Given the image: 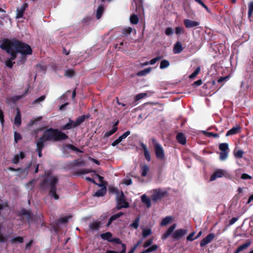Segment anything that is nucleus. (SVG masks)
Returning <instances> with one entry per match:
<instances>
[{
	"label": "nucleus",
	"instance_id": "obj_28",
	"mask_svg": "<svg viewBox=\"0 0 253 253\" xmlns=\"http://www.w3.org/2000/svg\"><path fill=\"white\" fill-rule=\"evenodd\" d=\"M106 192V187L98 189L94 194V196L96 197L103 196Z\"/></svg>",
	"mask_w": 253,
	"mask_h": 253
},
{
	"label": "nucleus",
	"instance_id": "obj_45",
	"mask_svg": "<svg viewBox=\"0 0 253 253\" xmlns=\"http://www.w3.org/2000/svg\"><path fill=\"white\" fill-rule=\"evenodd\" d=\"M165 34L168 36H170L173 34V30L172 28L171 27H167L166 28L165 31Z\"/></svg>",
	"mask_w": 253,
	"mask_h": 253
},
{
	"label": "nucleus",
	"instance_id": "obj_60",
	"mask_svg": "<svg viewBox=\"0 0 253 253\" xmlns=\"http://www.w3.org/2000/svg\"><path fill=\"white\" fill-rule=\"evenodd\" d=\"M239 219V217H233L229 222L228 226H230L234 224Z\"/></svg>",
	"mask_w": 253,
	"mask_h": 253
},
{
	"label": "nucleus",
	"instance_id": "obj_21",
	"mask_svg": "<svg viewBox=\"0 0 253 253\" xmlns=\"http://www.w3.org/2000/svg\"><path fill=\"white\" fill-rule=\"evenodd\" d=\"M74 127V121L72 120L70 118L69 119V122L67 123L64 126H62L60 128L61 130H65L72 129L73 128H75Z\"/></svg>",
	"mask_w": 253,
	"mask_h": 253
},
{
	"label": "nucleus",
	"instance_id": "obj_49",
	"mask_svg": "<svg viewBox=\"0 0 253 253\" xmlns=\"http://www.w3.org/2000/svg\"><path fill=\"white\" fill-rule=\"evenodd\" d=\"M158 248V246L157 245H153L150 247L146 249L147 253H149L154 251H156Z\"/></svg>",
	"mask_w": 253,
	"mask_h": 253
},
{
	"label": "nucleus",
	"instance_id": "obj_12",
	"mask_svg": "<svg viewBox=\"0 0 253 253\" xmlns=\"http://www.w3.org/2000/svg\"><path fill=\"white\" fill-rule=\"evenodd\" d=\"M183 23L186 28H191L198 26L200 25V22L192 21L190 19H186L183 20Z\"/></svg>",
	"mask_w": 253,
	"mask_h": 253
},
{
	"label": "nucleus",
	"instance_id": "obj_64",
	"mask_svg": "<svg viewBox=\"0 0 253 253\" xmlns=\"http://www.w3.org/2000/svg\"><path fill=\"white\" fill-rule=\"evenodd\" d=\"M241 178L243 179H251L252 176L247 173H243L241 175Z\"/></svg>",
	"mask_w": 253,
	"mask_h": 253
},
{
	"label": "nucleus",
	"instance_id": "obj_42",
	"mask_svg": "<svg viewBox=\"0 0 253 253\" xmlns=\"http://www.w3.org/2000/svg\"><path fill=\"white\" fill-rule=\"evenodd\" d=\"M75 74V72L73 69H68L66 70L65 75L68 77H72Z\"/></svg>",
	"mask_w": 253,
	"mask_h": 253
},
{
	"label": "nucleus",
	"instance_id": "obj_30",
	"mask_svg": "<svg viewBox=\"0 0 253 253\" xmlns=\"http://www.w3.org/2000/svg\"><path fill=\"white\" fill-rule=\"evenodd\" d=\"M92 172H95V171L93 170L90 169H81V170L77 171L76 172V174L77 175H80L81 174L88 173H90Z\"/></svg>",
	"mask_w": 253,
	"mask_h": 253
},
{
	"label": "nucleus",
	"instance_id": "obj_24",
	"mask_svg": "<svg viewBox=\"0 0 253 253\" xmlns=\"http://www.w3.org/2000/svg\"><path fill=\"white\" fill-rule=\"evenodd\" d=\"M241 130V127L239 126H236L232 127L229 129L226 133V136H228L229 135H234L238 133Z\"/></svg>",
	"mask_w": 253,
	"mask_h": 253
},
{
	"label": "nucleus",
	"instance_id": "obj_41",
	"mask_svg": "<svg viewBox=\"0 0 253 253\" xmlns=\"http://www.w3.org/2000/svg\"><path fill=\"white\" fill-rule=\"evenodd\" d=\"M253 12V1L249 2L248 4V16L251 17Z\"/></svg>",
	"mask_w": 253,
	"mask_h": 253
},
{
	"label": "nucleus",
	"instance_id": "obj_38",
	"mask_svg": "<svg viewBox=\"0 0 253 253\" xmlns=\"http://www.w3.org/2000/svg\"><path fill=\"white\" fill-rule=\"evenodd\" d=\"M118 130V127H113V128L109 131H107L104 134V137H108L114 134Z\"/></svg>",
	"mask_w": 253,
	"mask_h": 253
},
{
	"label": "nucleus",
	"instance_id": "obj_62",
	"mask_svg": "<svg viewBox=\"0 0 253 253\" xmlns=\"http://www.w3.org/2000/svg\"><path fill=\"white\" fill-rule=\"evenodd\" d=\"M0 122L2 125L4 124V115L2 110L0 108Z\"/></svg>",
	"mask_w": 253,
	"mask_h": 253
},
{
	"label": "nucleus",
	"instance_id": "obj_55",
	"mask_svg": "<svg viewBox=\"0 0 253 253\" xmlns=\"http://www.w3.org/2000/svg\"><path fill=\"white\" fill-rule=\"evenodd\" d=\"M19 156L18 154L15 155L14 158L12 160V162L15 164H17L19 163Z\"/></svg>",
	"mask_w": 253,
	"mask_h": 253
},
{
	"label": "nucleus",
	"instance_id": "obj_36",
	"mask_svg": "<svg viewBox=\"0 0 253 253\" xmlns=\"http://www.w3.org/2000/svg\"><path fill=\"white\" fill-rule=\"evenodd\" d=\"M151 71V68L149 67L143 70L140 71L137 73V75L139 76H143L146 75L147 74L150 72Z\"/></svg>",
	"mask_w": 253,
	"mask_h": 253
},
{
	"label": "nucleus",
	"instance_id": "obj_50",
	"mask_svg": "<svg viewBox=\"0 0 253 253\" xmlns=\"http://www.w3.org/2000/svg\"><path fill=\"white\" fill-rule=\"evenodd\" d=\"M70 217V216L62 217L58 219V221L61 223H66L68 221L69 218Z\"/></svg>",
	"mask_w": 253,
	"mask_h": 253
},
{
	"label": "nucleus",
	"instance_id": "obj_17",
	"mask_svg": "<svg viewBox=\"0 0 253 253\" xmlns=\"http://www.w3.org/2000/svg\"><path fill=\"white\" fill-rule=\"evenodd\" d=\"M101 224V222L99 221H93L89 223V227L92 231H97L99 229Z\"/></svg>",
	"mask_w": 253,
	"mask_h": 253
},
{
	"label": "nucleus",
	"instance_id": "obj_14",
	"mask_svg": "<svg viewBox=\"0 0 253 253\" xmlns=\"http://www.w3.org/2000/svg\"><path fill=\"white\" fill-rule=\"evenodd\" d=\"M28 6V4L27 3H23L20 8H18L17 9V14H16V18H21L23 17V14L26 9Z\"/></svg>",
	"mask_w": 253,
	"mask_h": 253
},
{
	"label": "nucleus",
	"instance_id": "obj_2",
	"mask_svg": "<svg viewBox=\"0 0 253 253\" xmlns=\"http://www.w3.org/2000/svg\"><path fill=\"white\" fill-rule=\"evenodd\" d=\"M58 180L57 176H51L50 173H48L40 183V188L42 190H45L49 188L48 195L54 199L57 200L59 199V196L56 193V186Z\"/></svg>",
	"mask_w": 253,
	"mask_h": 253
},
{
	"label": "nucleus",
	"instance_id": "obj_37",
	"mask_svg": "<svg viewBox=\"0 0 253 253\" xmlns=\"http://www.w3.org/2000/svg\"><path fill=\"white\" fill-rule=\"evenodd\" d=\"M139 217H136L134 221L129 225V226L134 228L135 229H137L139 226Z\"/></svg>",
	"mask_w": 253,
	"mask_h": 253
},
{
	"label": "nucleus",
	"instance_id": "obj_16",
	"mask_svg": "<svg viewBox=\"0 0 253 253\" xmlns=\"http://www.w3.org/2000/svg\"><path fill=\"white\" fill-rule=\"evenodd\" d=\"M177 141L181 145H185L186 143V138L182 132H178L176 136Z\"/></svg>",
	"mask_w": 253,
	"mask_h": 253
},
{
	"label": "nucleus",
	"instance_id": "obj_5",
	"mask_svg": "<svg viewBox=\"0 0 253 253\" xmlns=\"http://www.w3.org/2000/svg\"><path fill=\"white\" fill-rule=\"evenodd\" d=\"M0 47L2 49L4 50L7 53L10 55L11 57L8 58L5 61V64L7 67L11 69L13 67L14 64H15V62L13 61V60H14L16 58L17 55H15V52H13L12 50L10 49L8 50L7 47H6V46H5L2 43L0 45Z\"/></svg>",
	"mask_w": 253,
	"mask_h": 253
},
{
	"label": "nucleus",
	"instance_id": "obj_48",
	"mask_svg": "<svg viewBox=\"0 0 253 253\" xmlns=\"http://www.w3.org/2000/svg\"><path fill=\"white\" fill-rule=\"evenodd\" d=\"M132 31V29L131 27H127L122 30V33L125 35L130 34Z\"/></svg>",
	"mask_w": 253,
	"mask_h": 253
},
{
	"label": "nucleus",
	"instance_id": "obj_32",
	"mask_svg": "<svg viewBox=\"0 0 253 253\" xmlns=\"http://www.w3.org/2000/svg\"><path fill=\"white\" fill-rule=\"evenodd\" d=\"M21 214L22 215L27 216L28 220H29L30 219H31L32 218L31 212L30 211H29L25 209L21 210Z\"/></svg>",
	"mask_w": 253,
	"mask_h": 253
},
{
	"label": "nucleus",
	"instance_id": "obj_44",
	"mask_svg": "<svg viewBox=\"0 0 253 253\" xmlns=\"http://www.w3.org/2000/svg\"><path fill=\"white\" fill-rule=\"evenodd\" d=\"M204 134L208 137H213L215 138L219 137V134L218 133H213L212 132L204 131Z\"/></svg>",
	"mask_w": 253,
	"mask_h": 253
},
{
	"label": "nucleus",
	"instance_id": "obj_34",
	"mask_svg": "<svg viewBox=\"0 0 253 253\" xmlns=\"http://www.w3.org/2000/svg\"><path fill=\"white\" fill-rule=\"evenodd\" d=\"M169 62L168 60L164 59L161 61L160 68L161 69H165L169 66Z\"/></svg>",
	"mask_w": 253,
	"mask_h": 253
},
{
	"label": "nucleus",
	"instance_id": "obj_22",
	"mask_svg": "<svg viewBox=\"0 0 253 253\" xmlns=\"http://www.w3.org/2000/svg\"><path fill=\"white\" fill-rule=\"evenodd\" d=\"M124 214V212H120L119 213H116L115 214H114V215H112L110 217V218H109V220H108V222L107 223V226H109L111 224L112 222L113 221H114L115 220L117 219V218L120 217L121 216H122Z\"/></svg>",
	"mask_w": 253,
	"mask_h": 253
},
{
	"label": "nucleus",
	"instance_id": "obj_57",
	"mask_svg": "<svg viewBox=\"0 0 253 253\" xmlns=\"http://www.w3.org/2000/svg\"><path fill=\"white\" fill-rule=\"evenodd\" d=\"M153 242V239H149L146 241L145 243H144L143 247L144 248H147L149 246H150Z\"/></svg>",
	"mask_w": 253,
	"mask_h": 253
},
{
	"label": "nucleus",
	"instance_id": "obj_9",
	"mask_svg": "<svg viewBox=\"0 0 253 253\" xmlns=\"http://www.w3.org/2000/svg\"><path fill=\"white\" fill-rule=\"evenodd\" d=\"M112 234L110 232L100 234V237L104 240H107L108 242L115 243L116 244H122L121 240L118 238H112Z\"/></svg>",
	"mask_w": 253,
	"mask_h": 253
},
{
	"label": "nucleus",
	"instance_id": "obj_6",
	"mask_svg": "<svg viewBox=\"0 0 253 253\" xmlns=\"http://www.w3.org/2000/svg\"><path fill=\"white\" fill-rule=\"evenodd\" d=\"M152 141L156 158L160 160H164L165 158V152L162 146L156 139H153Z\"/></svg>",
	"mask_w": 253,
	"mask_h": 253
},
{
	"label": "nucleus",
	"instance_id": "obj_3",
	"mask_svg": "<svg viewBox=\"0 0 253 253\" xmlns=\"http://www.w3.org/2000/svg\"><path fill=\"white\" fill-rule=\"evenodd\" d=\"M45 140L53 142L64 140L68 138V136L58 129L50 127L45 130L42 135Z\"/></svg>",
	"mask_w": 253,
	"mask_h": 253
},
{
	"label": "nucleus",
	"instance_id": "obj_53",
	"mask_svg": "<svg viewBox=\"0 0 253 253\" xmlns=\"http://www.w3.org/2000/svg\"><path fill=\"white\" fill-rule=\"evenodd\" d=\"M22 139L21 135L18 132L15 131L14 132V141L16 143L18 142V140Z\"/></svg>",
	"mask_w": 253,
	"mask_h": 253
},
{
	"label": "nucleus",
	"instance_id": "obj_13",
	"mask_svg": "<svg viewBox=\"0 0 253 253\" xmlns=\"http://www.w3.org/2000/svg\"><path fill=\"white\" fill-rule=\"evenodd\" d=\"M90 117V114H87L86 115H83L78 117L74 122V127H77L80 126L86 119H89Z\"/></svg>",
	"mask_w": 253,
	"mask_h": 253
},
{
	"label": "nucleus",
	"instance_id": "obj_51",
	"mask_svg": "<svg viewBox=\"0 0 253 253\" xmlns=\"http://www.w3.org/2000/svg\"><path fill=\"white\" fill-rule=\"evenodd\" d=\"M45 95H42V96H40V97H39L38 98L35 99L33 101V104H35L39 103L40 102L44 100L45 99Z\"/></svg>",
	"mask_w": 253,
	"mask_h": 253
},
{
	"label": "nucleus",
	"instance_id": "obj_61",
	"mask_svg": "<svg viewBox=\"0 0 253 253\" xmlns=\"http://www.w3.org/2000/svg\"><path fill=\"white\" fill-rule=\"evenodd\" d=\"M194 234V232H192L191 233H190L189 235L186 238L187 240L189 241H193L194 240H195V239L193 238Z\"/></svg>",
	"mask_w": 253,
	"mask_h": 253
},
{
	"label": "nucleus",
	"instance_id": "obj_35",
	"mask_svg": "<svg viewBox=\"0 0 253 253\" xmlns=\"http://www.w3.org/2000/svg\"><path fill=\"white\" fill-rule=\"evenodd\" d=\"M201 71V67L200 66H198L196 69L194 71L193 73H192L189 76V78L190 79H194L200 72Z\"/></svg>",
	"mask_w": 253,
	"mask_h": 253
},
{
	"label": "nucleus",
	"instance_id": "obj_27",
	"mask_svg": "<svg viewBox=\"0 0 253 253\" xmlns=\"http://www.w3.org/2000/svg\"><path fill=\"white\" fill-rule=\"evenodd\" d=\"M32 165V163L30 162L28 166L24 169L17 168L16 169V171H19L21 173H28L29 169L31 168Z\"/></svg>",
	"mask_w": 253,
	"mask_h": 253
},
{
	"label": "nucleus",
	"instance_id": "obj_25",
	"mask_svg": "<svg viewBox=\"0 0 253 253\" xmlns=\"http://www.w3.org/2000/svg\"><path fill=\"white\" fill-rule=\"evenodd\" d=\"M14 124L17 126H19L21 124V116L20 112L18 109L17 110V113L14 118Z\"/></svg>",
	"mask_w": 253,
	"mask_h": 253
},
{
	"label": "nucleus",
	"instance_id": "obj_18",
	"mask_svg": "<svg viewBox=\"0 0 253 253\" xmlns=\"http://www.w3.org/2000/svg\"><path fill=\"white\" fill-rule=\"evenodd\" d=\"M183 50V47L179 41L177 42L174 45L173 48V52L174 54H179L181 53Z\"/></svg>",
	"mask_w": 253,
	"mask_h": 253
},
{
	"label": "nucleus",
	"instance_id": "obj_40",
	"mask_svg": "<svg viewBox=\"0 0 253 253\" xmlns=\"http://www.w3.org/2000/svg\"><path fill=\"white\" fill-rule=\"evenodd\" d=\"M147 96V93L146 92L137 94L135 97V98H134L135 101H137L144 98L145 97H146Z\"/></svg>",
	"mask_w": 253,
	"mask_h": 253
},
{
	"label": "nucleus",
	"instance_id": "obj_43",
	"mask_svg": "<svg viewBox=\"0 0 253 253\" xmlns=\"http://www.w3.org/2000/svg\"><path fill=\"white\" fill-rule=\"evenodd\" d=\"M152 231L151 229H144L142 231V236L143 238H146L150 235Z\"/></svg>",
	"mask_w": 253,
	"mask_h": 253
},
{
	"label": "nucleus",
	"instance_id": "obj_19",
	"mask_svg": "<svg viewBox=\"0 0 253 253\" xmlns=\"http://www.w3.org/2000/svg\"><path fill=\"white\" fill-rule=\"evenodd\" d=\"M251 242L250 240H248L245 244L240 246L234 253H240L244 250L247 249L251 245Z\"/></svg>",
	"mask_w": 253,
	"mask_h": 253
},
{
	"label": "nucleus",
	"instance_id": "obj_58",
	"mask_svg": "<svg viewBox=\"0 0 253 253\" xmlns=\"http://www.w3.org/2000/svg\"><path fill=\"white\" fill-rule=\"evenodd\" d=\"M130 132L129 131H126L123 134L120 136L119 138L121 140V141L125 138H126L128 135L130 134Z\"/></svg>",
	"mask_w": 253,
	"mask_h": 253
},
{
	"label": "nucleus",
	"instance_id": "obj_29",
	"mask_svg": "<svg viewBox=\"0 0 253 253\" xmlns=\"http://www.w3.org/2000/svg\"><path fill=\"white\" fill-rule=\"evenodd\" d=\"M171 220L172 217L171 216H166L162 219L160 224L162 226H166L169 223Z\"/></svg>",
	"mask_w": 253,
	"mask_h": 253
},
{
	"label": "nucleus",
	"instance_id": "obj_46",
	"mask_svg": "<svg viewBox=\"0 0 253 253\" xmlns=\"http://www.w3.org/2000/svg\"><path fill=\"white\" fill-rule=\"evenodd\" d=\"M175 33L176 35H180L184 33V29L180 26H177L175 28Z\"/></svg>",
	"mask_w": 253,
	"mask_h": 253
},
{
	"label": "nucleus",
	"instance_id": "obj_20",
	"mask_svg": "<svg viewBox=\"0 0 253 253\" xmlns=\"http://www.w3.org/2000/svg\"><path fill=\"white\" fill-rule=\"evenodd\" d=\"M117 203L121 205H126L127 208L128 207V203L126 201L124 193L122 191L120 195L117 198Z\"/></svg>",
	"mask_w": 253,
	"mask_h": 253
},
{
	"label": "nucleus",
	"instance_id": "obj_56",
	"mask_svg": "<svg viewBox=\"0 0 253 253\" xmlns=\"http://www.w3.org/2000/svg\"><path fill=\"white\" fill-rule=\"evenodd\" d=\"M141 241H138L137 244L134 245V246L131 248V249L128 251L127 253H133L136 249L137 248V247L139 246V245L140 244Z\"/></svg>",
	"mask_w": 253,
	"mask_h": 253
},
{
	"label": "nucleus",
	"instance_id": "obj_52",
	"mask_svg": "<svg viewBox=\"0 0 253 253\" xmlns=\"http://www.w3.org/2000/svg\"><path fill=\"white\" fill-rule=\"evenodd\" d=\"M162 56H157L155 58H153L149 61V64L151 65H153L155 64L158 60H160L161 58H162Z\"/></svg>",
	"mask_w": 253,
	"mask_h": 253
},
{
	"label": "nucleus",
	"instance_id": "obj_10",
	"mask_svg": "<svg viewBox=\"0 0 253 253\" xmlns=\"http://www.w3.org/2000/svg\"><path fill=\"white\" fill-rule=\"evenodd\" d=\"M226 170L222 169H218L215 170L211 176L210 181H213L218 178L225 177L227 175Z\"/></svg>",
	"mask_w": 253,
	"mask_h": 253
},
{
	"label": "nucleus",
	"instance_id": "obj_4",
	"mask_svg": "<svg viewBox=\"0 0 253 253\" xmlns=\"http://www.w3.org/2000/svg\"><path fill=\"white\" fill-rule=\"evenodd\" d=\"M176 227V224L174 223L171 225L168 230L162 235V239L166 240L170 235L174 241H177L182 238L187 233V230L184 229H178L175 230L173 233L174 230Z\"/></svg>",
	"mask_w": 253,
	"mask_h": 253
},
{
	"label": "nucleus",
	"instance_id": "obj_47",
	"mask_svg": "<svg viewBox=\"0 0 253 253\" xmlns=\"http://www.w3.org/2000/svg\"><path fill=\"white\" fill-rule=\"evenodd\" d=\"M23 241H24V239H23V237H16L13 238L11 240L12 243H16V242L22 243L23 242Z\"/></svg>",
	"mask_w": 253,
	"mask_h": 253
},
{
	"label": "nucleus",
	"instance_id": "obj_63",
	"mask_svg": "<svg viewBox=\"0 0 253 253\" xmlns=\"http://www.w3.org/2000/svg\"><path fill=\"white\" fill-rule=\"evenodd\" d=\"M74 164L77 166L84 165V162L83 160H76L74 161Z\"/></svg>",
	"mask_w": 253,
	"mask_h": 253
},
{
	"label": "nucleus",
	"instance_id": "obj_33",
	"mask_svg": "<svg viewBox=\"0 0 253 253\" xmlns=\"http://www.w3.org/2000/svg\"><path fill=\"white\" fill-rule=\"evenodd\" d=\"M141 176L144 177V176H146V175L149 170V167L147 165H144L141 167Z\"/></svg>",
	"mask_w": 253,
	"mask_h": 253
},
{
	"label": "nucleus",
	"instance_id": "obj_54",
	"mask_svg": "<svg viewBox=\"0 0 253 253\" xmlns=\"http://www.w3.org/2000/svg\"><path fill=\"white\" fill-rule=\"evenodd\" d=\"M244 152L242 150H239L236 151V153H235V156L236 158H241L243 157Z\"/></svg>",
	"mask_w": 253,
	"mask_h": 253
},
{
	"label": "nucleus",
	"instance_id": "obj_31",
	"mask_svg": "<svg viewBox=\"0 0 253 253\" xmlns=\"http://www.w3.org/2000/svg\"><path fill=\"white\" fill-rule=\"evenodd\" d=\"M122 247V251L120 253H119L114 251H110L107 250L106 253H126V246L125 244L122 242V244H120Z\"/></svg>",
	"mask_w": 253,
	"mask_h": 253
},
{
	"label": "nucleus",
	"instance_id": "obj_59",
	"mask_svg": "<svg viewBox=\"0 0 253 253\" xmlns=\"http://www.w3.org/2000/svg\"><path fill=\"white\" fill-rule=\"evenodd\" d=\"M145 159L148 162H150L151 160L150 154L149 151L144 152Z\"/></svg>",
	"mask_w": 253,
	"mask_h": 253
},
{
	"label": "nucleus",
	"instance_id": "obj_11",
	"mask_svg": "<svg viewBox=\"0 0 253 253\" xmlns=\"http://www.w3.org/2000/svg\"><path fill=\"white\" fill-rule=\"evenodd\" d=\"M215 234L211 233L209 234L206 237L203 238L200 243L201 247H204L207 244L210 243L215 238Z\"/></svg>",
	"mask_w": 253,
	"mask_h": 253
},
{
	"label": "nucleus",
	"instance_id": "obj_15",
	"mask_svg": "<svg viewBox=\"0 0 253 253\" xmlns=\"http://www.w3.org/2000/svg\"><path fill=\"white\" fill-rule=\"evenodd\" d=\"M46 141L45 138L42 135L40 137L36 142V149L43 150V148L46 145Z\"/></svg>",
	"mask_w": 253,
	"mask_h": 253
},
{
	"label": "nucleus",
	"instance_id": "obj_23",
	"mask_svg": "<svg viewBox=\"0 0 253 253\" xmlns=\"http://www.w3.org/2000/svg\"><path fill=\"white\" fill-rule=\"evenodd\" d=\"M142 202L145 204L147 208H149L151 206V202L150 198L146 195L143 194L141 196Z\"/></svg>",
	"mask_w": 253,
	"mask_h": 253
},
{
	"label": "nucleus",
	"instance_id": "obj_8",
	"mask_svg": "<svg viewBox=\"0 0 253 253\" xmlns=\"http://www.w3.org/2000/svg\"><path fill=\"white\" fill-rule=\"evenodd\" d=\"M167 194L168 192L166 190H162L160 188L154 189L151 196L152 200L153 202H156L164 198Z\"/></svg>",
	"mask_w": 253,
	"mask_h": 253
},
{
	"label": "nucleus",
	"instance_id": "obj_26",
	"mask_svg": "<svg viewBox=\"0 0 253 253\" xmlns=\"http://www.w3.org/2000/svg\"><path fill=\"white\" fill-rule=\"evenodd\" d=\"M104 10V8L102 4L100 5L98 7L97 11H96V17L97 19H99L101 17V16L103 13Z\"/></svg>",
	"mask_w": 253,
	"mask_h": 253
},
{
	"label": "nucleus",
	"instance_id": "obj_39",
	"mask_svg": "<svg viewBox=\"0 0 253 253\" xmlns=\"http://www.w3.org/2000/svg\"><path fill=\"white\" fill-rule=\"evenodd\" d=\"M130 21L132 24H137L138 22L139 19L136 15L133 14L130 17Z\"/></svg>",
	"mask_w": 253,
	"mask_h": 253
},
{
	"label": "nucleus",
	"instance_id": "obj_1",
	"mask_svg": "<svg viewBox=\"0 0 253 253\" xmlns=\"http://www.w3.org/2000/svg\"><path fill=\"white\" fill-rule=\"evenodd\" d=\"M2 43L9 49L15 52V55L20 53L22 55H31L32 54V49L31 46L18 40L13 39L11 40L9 39L4 40Z\"/></svg>",
	"mask_w": 253,
	"mask_h": 253
},
{
	"label": "nucleus",
	"instance_id": "obj_7",
	"mask_svg": "<svg viewBox=\"0 0 253 253\" xmlns=\"http://www.w3.org/2000/svg\"><path fill=\"white\" fill-rule=\"evenodd\" d=\"M219 149L220 150V152L219 153L220 160L224 161L227 159L229 152L228 144L227 143L219 144Z\"/></svg>",
	"mask_w": 253,
	"mask_h": 253
}]
</instances>
